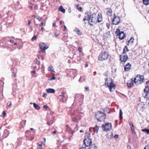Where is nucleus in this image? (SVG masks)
<instances>
[{
  "label": "nucleus",
  "mask_w": 149,
  "mask_h": 149,
  "mask_svg": "<svg viewBox=\"0 0 149 149\" xmlns=\"http://www.w3.org/2000/svg\"><path fill=\"white\" fill-rule=\"evenodd\" d=\"M86 16L83 19V21L85 22L86 20L88 21L89 24L91 26H93V24L97 23V17L95 14H88V13H85Z\"/></svg>",
  "instance_id": "nucleus-1"
},
{
  "label": "nucleus",
  "mask_w": 149,
  "mask_h": 149,
  "mask_svg": "<svg viewBox=\"0 0 149 149\" xmlns=\"http://www.w3.org/2000/svg\"><path fill=\"white\" fill-rule=\"evenodd\" d=\"M144 80V77L143 75L140 74L136 75L134 79H131V82L130 83H127V84H141Z\"/></svg>",
  "instance_id": "nucleus-2"
},
{
  "label": "nucleus",
  "mask_w": 149,
  "mask_h": 149,
  "mask_svg": "<svg viewBox=\"0 0 149 149\" xmlns=\"http://www.w3.org/2000/svg\"><path fill=\"white\" fill-rule=\"evenodd\" d=\"M95 117L99 122L104 121L106 119V115L105 113L98 111L95 113Z\"/></svg>",
  "instance_id": "nucleus-3"
},
{
  "label": "nucleus",
  "mask_w": 149,
  "mask_h": 149,
  "mask_svg": "<svg viewBox=\"0 0 149 149\" xmlns=\"http://www.w3.org/2000/svg\"><path fill=\"white\" fill-rule=\"evenodd\" d=\"M109 54L107 52H102L98 56V61H105L108 58Z\"/></svg>",
  "instance_id": "nucleus-4"
},
{
  "label": "nucleus",
  "mask_w": 149,
  "mask_h": 149,
  "mask_svg": "<svg viewBox=\"0 0 149 149\" xmlns=\"http://www.w3.org/2000/svg\"><path fill=\"white\" fill-rule=\"evenodd\" d=\"M101 127L103 131L105 132H107L111 130L112 124L110 123L107 122L104 124H102Z\"/></svg>",
  "instance_id": "nucleus-5"
},
{
  "label": "nucleus",
  "mask_w": 149,
  "mask_h": 149,
  "mask_svg": "<svg viewBox=\"0 0 149 149\" xmlns=\"http://www.w3.org/2000/svg\"><path fill=\"white\" fill-rule=\"evenodd\" d=\"M87 136V138H86L84 140V144L86 147L90 146L91 145L92 141L90 137V134L88 133L86 134L85 137Z\"/></svg>",
  "instance_id": "nucleus-6"
},
{
  "label": "nucleus",
  "mask_w": 149,
  "mask_h": 149,
  "mask_svg": "<svg viewBox=\"0 0 149 149\" xmlns=\"http://www.w3.org/2000/svg\"><path fill=\"white\" fill-rule=\"evenodd\" d=\"M115 33L117 36H118L120 40L124 39L125 37V34L123 31H120L118 29H117Z\"/></svg>",
  "instance_id": "nucleus-7"
},
{
  "label": "nucleus",
  "mask_w": 149,
  "mask_h": 149,
  "mask_svg": "<svg viewBox=\"0 0 149 149\" xmlns=\"http://www.w3.org/2000/svg\"><path fill=\"white\" fill-rule=\"evenodd\" d=\"M114 17L111 21L113 25H118L120 22V17L119 16L116 15V14H114Z\"/></svg>",
  "instance_id": "nucleus-8"
},
{
  "label": "nucleus",
  "mask_w": 149,
  "mask_h": 149,
  "mask_svg": "<svg viewBox=\"0 0 149 149\" xmlns=\"http://www.w3.org/2000/svg\"><path fill=\"white\" fill-rule=\"evenodd\" d=\"M120 60L121 62L123 64H124L128 59V56L126 54H122L120 55Z\"/></svg>",
  "instance_id": "nucleus-9"
},
{
  "label": "nucleus",
  "mask_w": 149,
  "mask_h": 149,
  "mask_svg": "<svg viewBox=\"0 0 149 149\" xmlns=\"http://www.w3.org/2000/svg\"><path fill=\"white\" fill-rule=\"evenodd\" d=\"M39 47L40 49L42 51H45L47 49L48 47L46 44L43 42H41L39 43Z\"/></svg>",
  "instance_id": "nucleus-10"
},
{
  "label": "nucleus",
  "mask_w": 149,
  "mask_h": 149,
  "mask_svg": "<svg viewBox=\"0 0 149 149\" xmlns=\"http://www.w3.org/2000/svg\"><path fill=\"white\" fill-rule=\"evenodd\" d=\"M112 11L111 8H107L106 9V14L108 17H111L112 16Z\"/></svg>",
  "instance_id": "nucleus-11"
},
{
  "label": "nucleus",
  "mask_w": 149,
  "mask_h": 149,
  "mask_svg": "<svg viewBox=\"0 0 149 149\" xmlns=\"http://www.w3.org/2000/svg\"><path fill=\"white\" fill-rule=\"evenodd\" d=\"M103 20V17L102 14L99 13L97 17V23H100L102 22Z\"/></svg>",
  "instance_id": "nucleus-12"
},
{
  "label": "nucleus",
  "mask_w": 149,
  "mask_h": 149,
  "mask_svg": "<svg viewBox=\"0 0 149 149\" xmlns=\"http://www.w3.org/2000/svg\"><path fill=\"white\" fill-rule=\"evenodd\" d=\"M124 70L125 71L129 70L131 68V65L130 63H127L124 66Z\"/></svg>",
  "instance_id": "nucleus-13"
},
{
  "label": "nucleus",
  "mask_w": 149,
  "mask_h": 149,
  "mask_svg": "<svg viewBox=\"0 0 149 149\" xmlns=\"http://www.w3.org/2000/svg\"><path fill=\"white\" fill-rule=\"evenodd\" d=\"M105 84H113V81L111 78H108L105 79Z\"/></svg>",
  "instance_id": "nucleus-14"
},
{
  "label": "nucleus",
  "mask_w": 149,
  "mask_h": 149,
  "mask_svg": "<svg viewBox=\"0 0 149 149\" xmlns=\"http://www.w3.org/2000/svg\"><path fill=\"white\" fill-rule=\"evenodd\" d=\"M107 86L108 87L111 92L114 91L115 88L116 86L115 84H109V85L107 84Z\"/></svg>",
  "instance_id": "nucleus-15"
},
{
  "label": "nucleus",
  "mask_w": 149,
  "mask_h": 149,
  "mask_svg": "<svg viewBox=\"0 0 149 149\" xmlns=\"http://www.w3.org/2000/svg\"><path fill=\"white\" fill-rule=\"evenodd\" d=\"M64 93H63L62 95H60L59 96V99L63 102H64L66 100V99L65 98V97L64 95Z\"/></svg>",
  "instance_id": "nucleus-16"
},
{
  "label": "nucleus",
  "mask_w": 149,
  "mask_h": 149,
  "mask_svg": "<svg viewBox=\"0 0 149 149\" xmlns=\"http://www.w3.org/2000/svg\"><path fill=\"white\" fill-rule=\"evenodd\" d=\"M54 118L53 117H52L50 121H48L47 123V124L49 126L53 124L54 122Z\"/></svg>",
  "instance_id": "nucleus-17"
},
{
  "label": "nucleus",
  "mask_w": 149,
  "mask_h": 149,
  "mask_svg": "<svg viewBox=\"0 0 149 149\" xmlns=\"http://www.w3.org/2000/svg\"><path fill=\"white\" fill-rule=\"evenodd\" d=\"M134 39L132 37L131 38L130 40L128 41L127 45H132L134 42Z\"/></svg>",
  "instance_id": "nucleus-18"
},
{
  "label": "nucleus",
  "mask_w": 149,
  "mask_h": 149,
  "mask_svg": "<svg viewBox=\"0 0 149 149\" xmlns=\"http://www.w3.org/2000/svg\"><path fill=\"white\" fill-rule=\"evenodd\" d=\"M143 91L144 93H149V86H145L143 89Z\"/></svg>",
  "instance_id": "nucleus-19"
},
{
  "label": "nucleus",
  "mask_w": 149,
  "mask_h": 149,
  "mask_svg": "<svg viewBox=\"0 0 149 149\" xmlns=\"http://www.w3.org/2000/svg\"><path fill=\"white\" fill-rule=\"evenodd\" d=\"M47 92L49 93H54L55 92V90L53 89L49 88L47 90Z\"/></svg>",
  "instance_id": "nucleus-20"
},
{
  "label": "nucleus",
  "mask_w": 149,
  "mask_h": 149,
  "mask_svg": "<svg viewBox=\"0 0 149 149\" xmlns=\"http://www.w3.org/2000/svg\"><path fill=\"white\" fill-rule=\"evenodd\" d=\"M129 51V49L127 46H125L123 49V53L125 54L127 52Z\"/></svg>",
  "instance_id": "nucleus-21"
},
{
  "label": "nucleus",
  "mask_w": 149,
  "mask_h": 149,
  "mask_svg": "<svg viewBox=\"0 0 149 149\" xmlns=\"http://www.w3.org/2000/svg\"><path fill=\"white\" fill-rule=\"evenodd\" d=\"M34 107L35 108L38 110H39L40 109V107L38 104L35 103H33Z\"/></svg>",
  "instance_id": "nucleus-22"
},
{
  "label": "nucleus",
  "mask_w": 149,
  "mask_h": 149,
  "mask_svg": "<svg viewBox=\"0 0 149 149\" xmlns=\"http://www.w3.org/2000/svg\"><path fill=\"white\" fill-rule=\"evenodd\" d=\"M129 125L130 126L131 130L132 132H134L135 131L134 128V125L132 123H129Z\"/></svg>",
  "instance_id": "nucleus-23"
},
{
  "label": "nucleus",
  "mask_w": 149,
  "mask_h": 149,
  "mask_svg": "<svg viewBox=\"0 0 149 149\" xmlns=\"http://www.w3.org/2000/svg\"><path fill=\"white\" fill-rule=\"evenodd\" d=\"M53 67L52 66H50L48 68V71H50L52 73H55V71L53 69Z\"/></svg>",
  "instance_id": "nucleus-24"
},
{
  "label": "nucleus",
  "mask_w": 149,
  "mask_h": 149,
  "mask_svg": "<svg viewBox=\"0 0 149 149\" xmlns=\"http://www.w3.org/2000/svg\"><path fill=\"white\" fill-rule=\"evenodd\" d=\"M58 10L63 12V13H65V9L63 8V7L62 6H60L58 9Z\"/></svg>",
  "instance_id": "nucleus-25"
},
{
  "label": "nucleus",
  "mask_w": 149,
  "mask_h": 149,
  "mask_svg": "<svg viewBox=\"0 0 149 149\" xmlns=\"http://www.w3.org/2000/svg\"><path fill=\"white\" fill-rule=\"evenodd\" d=\"M9 134V132L7 130H5L4 131V135L5 137H7Z\"/></svg>",
  "instance_id": "nucleus-26"
},
{
  "label": "nucleus",
  "mask_w": 149,
  "mask_h": 149,
  "mask_svg": "<svg viewBox=\"0 0 149 149\" xmlns=\"http://www.w3.org/2000/svg\"><path fill=\"white\" fill-rule=\"evenodd\" d=\"M93 129L94 132L97 133L99 130V127L98 126L96 125L93 127Z\"/></svg>",
  "instance_id": "nucleus-27"
},
{
  "label": "nucleus",
  "mask_w": 149,
  "mask_h": 149,
  "mask_svg": "<svg viewBox=\"0 0 149 149\" xmlns=\"http://www.w3.org/2000/svg\"><path fill=\"white\" fill-rule=\"evenodd\" d=\"M26 121L25 120H22L20 122V125L22 127H24L26 125Z\"/></svg>",
  "instance_id": "nucleus-28"
},
{
  "label": "nucleus",
  "mask_w": 149,
  "mask_h": 149,
  "mask_svg": "<svg viewBox=\"0 0 149 149\" xmlns=\"http://www.w3.org/2000/svg\"><path fill=\"white\" fill-rule=\"evenodd\" d=\"M66 131L68 132H70L71 131V129L70 128L69 126V125H66Z\"/></svg>",
  "instance_id": "nucleus-29"
},
{
  "label": "nucleus",
  "mask_w": 149,
  "mask_h": 149,
  "mask_svg": "<svg viewBox=\"0 0 149 149\" xmlns=\"http://www.w3.org/2000/svg\"><path fill=\"white\" fill-rule=\"evenodd\" d=\"M139 105L140 106V107L142 109H143L145 108V105L144 104L143 102H141Z\"/></svg>",
  "instance_id": "nucleus-30"
},
{
  "label": "nucleus",
  "mask_w": 149,
  "mask_h": 149,
  "mask_svg": "<svg viewBox=\"0 0 149 149\" xmlns=\"http://www.w3.org/2000/svg\"><path fill=\"white\" fill-rule=\"evenodd\" d=\"M89 149H97V147L95 145L92 144L89 147Z\"/></svg>",
  "instance_id": "nucleus-31"
},
{
  "label": "nucleus",
  "mask_w": 149,
  "mask_h": 149,
  "mask_svg": "<svg viewBox=\"0 0 149 149\" xmlns=\"http://www.w3.org/2000/svg\"><path fill=\"white\" fill-rule=\"evenodd\" d=\"M143 4L146 5L149 4V0H143Z\"/></svg>",
  "instance_id": "nucleus-32"
},
{
  "label": "nucleus",
  "mask_w": 149,
  "mask_h": 149,
  "mask_svg": "<svg viewBox=\"0 0 149 149\" xmlns=\"http://www.w3.org/2000/svg\"><path fill=\"white\" fill-rule=\"evenodd\" d=\"M75 31L78 35H80L81 34L82 32L79 29H77L75 30Z\"/></svg>",
  "instance_id": "nucleus-33"
},
{
  "label": "nucleus",
  "mask_w": 149,
  "mask_h": 149,
  "mask_svg": "<svg viewBox=\"0 0 149 149\" xmlns=\"http://www.w3.org/2000/svg\"><path fill=\"white\" fill-rule=\"evenodd\" d=\"M75 6L77 8V9L79 10V11H81L82 10V8L80 6H79V5L78 4H76L75 5Z\"/></svg>",
  "instance_id": "nucleus-34"
},
{
  "label": "nucleus",
  "mask_w": 149,
  "mask_h": 149,
  "mask_svg": "<svg viewBox=\"0 0 149 149\" xmlns=\"http://www.w3.org/2000/svg\"><path fill=\"white\" fill-rule=\"evenodd\" d=\"M123 112L122 111L121 109H120V113H119V118L120 119H122L123 118Z\"/></svg>",
  "instance_id": "nucleus-35"
},
{
  "label": "nucleus",
  "mask_w": 149,
  "mask_h": 149,
  "mask_svg": "<svg viewBox=\"0 0 149 149\" xmlns=\"http://www.w3.org/2000/svg\"><path fill=\"white\" fill-rule=\"evenodd\" d=\"M144 98H146L147 101L149 100V93H146Z\"/></svg>",
  "instance_id": "nucleus-36"
},
{
  "label": "nucleus",
  "mask_w": 149,
  "mask_h": 149,
  "mask_svg": "<svg viewBox=\"0 0 149 149\" xmlns=\"http://www.w3.org/2000/svg\"><path fill=\"white\" fill-rule=\"evenodd\" d=\"M34 62L36 64L39 65H40V62L39 61H38L37 58H36L34 61Z\"/></svg>",
  "instance_id": "nucleus-37"
},
{
  "label": "nucleus",
  "mask_w": 149,
  "mask_h": 149,
  "mask_svg": "<svg viewBox=\"0 0 149 149\" xmlns=\"http://www.w3.org/2000/svg\"><path fill=\"white\" fill-rule=\"evenodd\" d=\"M37 149H42V147L41 144H40L38 143L37 144Z\"/></svg>",
  "instance_id": "nucleus-38"
},
{
  "label": "nucleus",
  "mask_w": 149,
  "mask_h": 149,
  "mask_svg": "<svg viewBox=\"0 0 149 149\" xmlns=\"http://www.w3.org/2000/svg\"><path fill=\"white\" fill-rule=\"evenodd\" d=\"M143 132H146L148 134H149V129H144L142 130Z\"/></svg>",
  "instance_id": "nucleus-39"
},
{
  "label": "nucleus",
  "mask_w": 149,
  "mask_h": 149,
  "mask_svg": "<svg viewBox=\"0 0 149 149\" xmlns=\"http://www.w3.org/2000/svg\"><path fill=\"white\" fill-rule=\"evenodd\" d=\"M72 121L75 122H77L78 120L75 117L73 118H72Z\"/></svg>",
  "instance_id": "nucleus-40"
},
{
  "label": "nucleus",
  "mask_w": 149,
  "mask_h": 149,
  "mask_svg": "<svg viewBox=\"0 0 149 149\" xmlns=\"http://www.w3.org/2000/svg\"><path fill=\"white\" fill-rule=\"evenodd\" d=\"M37 36H36L35 35L32 38L31 40L32 41H34L35 40H36V38H37Z\"/></svg>",
  "instance_id": "nucleus-41"
},
{
  "label": "nucleus",
  "mask_w": 149,
  "mask_h": 149,
  "mask_svg": "<svg viewBox=\"0 0 149 149\" xmlns=\"http://www.w3.org/2000/svg\"><path fill=\"white\" fill-rule=\"evenodd\" d=\"M43 139L44 140L43 141H42L41 142L42 144L45 145V143L46 142V139L45 138H43Z\"/></svg>",
  "instance_id": "nucleus-42"
},
{
  "label": "nucleus",
  "mask_w": 149,
  "mask_h": 149,
  "mask_svg": "<svg viewBox=\"0 0 149 149\" xmlns=\"http://www.w3.org/2000/svg\"><path fill=\"white\" fill-rule=\"evenodd\" d=\"M127 87L128 88H130L132 87L134 84H127Z\"/></svg>",
  "instance_id": "nucleus-43"
},
{
  "label": "nucleus",
  "mask_w": 149,
  "mask_h": 149,
  "mask_svg": "<svg viewBox=\"0 0 149 149\" xmlns=\"http://www.w3.org/2000/svg\"><path fill=\"white\" fill-rule=\"evenodd\" d=\"M144 149H149V145H148L145 146Z\"/></svg>",
  "instance_id": "nucleus-44"
},
{
  "label": "nucleus",
  "mask_w": 149,
  "mask_h": 149,
  "mask_svg": "<svg viewBox=\"0 0 149 149\" xmlns=\"http://www.w3.org/2000/svg\"><path fill=\"white\" fill-rule=\"evenodd\" d=\"M106 25L107 27V28L108 29H109L110 26V24L109 23H106Z\"/></svg>",
  "instance_id": "nucleus-45"
},
{
  "label": "nucleus",
  "mask_w": 149,
  "mask_h": 149,
  "mask_svg": "<svg viewBox=\"0 0 149 149\" xmlns=\"http://www.w3.org/2000/svg\"><path fill=\"white\" fill-rule=\"evenodd\" d=\"M57 132V131L56 130H55L54 132H51V134H55Z\"/></svg>",
  "instance_id": "nucleus-46"
},
{
  "label": "nucleus",
  "mask_w": 149,
  "mask_h": 149,
  "mask_svg": "<svg viewBox=\"0 0 149 149\" xmlns=\"http://www.w3.org/2000/svg\"><path fill=\"white\" fill-rule=\"evenodd\" d=\"M47 95V94L46 93H43V95H42V97H46Z\"/></svg>",
  "instance_id": "nucleus-47"
},
{
  "label": "nucleus",
  "mask_w": 149,
  "mask_h": 149,
  "mask_svg": "<svg viewBox=\"0 0 149 149\" xmlns=\"http://www.w3.org/2000/svg\"><path fill=\"white\" fill-rule=\"evenodd\" d=\"M78 51H79V52H81V47H78Z\"/></svg>",
  "instance_id": "nucleus-48"
},
{
  "label": "nucleus",
  "mask_w": 149,
  "mask_h": 149,
  "mask_svg": "<svg viewBox=\"0 0 149 149\" xmlns=\"http://www.w3.org/2000/svg\"><path fill=\"white\" fill-rule=\"evenodd\" d=\"M89 87H86L85 88V91H87L89 90Z\"/></svg>",
  "instance_id": "nucleus-49"
},
{
  "label": "nucleus",
  "mask_w": 149,
  "mask_h": 149,
  "mask_svg": "<svg viewBox=\"0 0 149 149\" xmlns=\"http://www.w3.org/2000/svg\"><path fill=\"white\" fill-rule=\"evenodd\" d=\"M31 73L32 74H35L36 73V71L35 70H33L31 72Z\"/></svg>",
  "instance_id": "nucleus-50"
},
{
  "label": "nucleus",
  "mask_w": 149,
  "mask_h": 149,
  "mask_svg": "<svg viewBox=\"0 0 149 149\" xmlns=\"http://www.w3.org/2000/svg\"><path fill=\"white\" fill-rule=\"evenodd\" d=\"M43 107L45 109H47L48 108V106L46 105H45L43 106Z\"/></svg>",
  "instance_id": "nucleus-51"
},
{
  "label": "nucleus",
  "mask_w": 149,
  "mask_h": 149,
  "mask_svg": "<svg viewBox=\"0 0 149 149\" xmlns=\"http://www.w3.org/2000/svg\"><path fill=\"white\" fill-rule=\"evenodd\" d=\"M36 19L38 20L39 21H41V18H40L39 17H38V18H37Z\"/></svg>",
  "instance_id": "nucleus-52"
},
{
  "label": "nucleus",
  "mask_w": 149,
  "mask_h": 149,
  "mask_svg": "<svg viewBox=\"0 0 149 149\" xmlns=\"http://www.w3.org/2000/svg\"><path fill=\"white\" fill-rule=\"evenodd\" d=\"M3 114L4 115V116H3V117H4L5 116V115H6V113H5V111H3Z\"/></svg>",
  "instance_id": "nucleus-53"
},
{
  "label": "nucleus",
  "mask_w": 149,
  "mask_h": 149,
  "mask_svg": "<svg viewBox=\"0 0 149 149\" xmlns=\"http://www.w3.org/2000/svg\"><path fill=\"white\" fill-rule=\"evenodd\" d=\"M118 135L117 134H116L114 136V137L115 138H118Z\"/></svg>",
  "instance_id": "nucleus-54"
},
{
  "label": "nucleus",
  "mask_w": 149,
  "mask_h": 149,
  "mask_svg": "<svg viewBox=\"0 0 149 149\" xmlns=\"http://www.w3.org/2000/svg\"><path fill=\"white\" fill-rule=\"evenodd\" d=\"M15 73L14 72H13L12 74V76L13 77H15Z\"/></svg>",
  "instance_id": "nucleus-55"
},
{
  "label": "nucleus",
  "mask_w": 149,
  "mask_h": 149,
  "mask_svg": "<svg viewBox=\"0 0 149 149\" xmlns=\"http://www.w3.org/2000/svg\"><path fill=\"white\" fill-rule=\"evenodd\" d=\"M43 24V22H41V23L40 24V26L41 27L42 26Z\"/></svg>",
  "instance_id": "nucleus-56"
},
{
  "label": "nucleus",
  "mask_w": 149,
  "mask_h": 149,
  "mask_svg": "<svg viewBox=\"0 0 149 149\" xmlns=\"http://www.w3.org/2000/svg\"><path fill=\"white\" fill-rule=\"evenodd\" d=\"M29 8H30L31 10H32L33 9V7L31 6H29Z\"/></svg>",
  "instance_id": "nucleus-57"
},
{
  "label": "nucleus",
  "mask_w": 149,
  "mask_h": 149,
  "mask_svg": "<svg viewBox=\"0 0 149 149\" xmlns=\"http://www.w3.org/2000/svg\"><path fill=\"white\" fill-rule=\"evenodd\" d=\"M44 29L43 27H42L40 30L41 31H44Z\"/></svg>",
  "instance_id": "nucleus-58"
},
{
  "label": "nucleus",
  "mask_w": 149,
  "mask_h": 149,
  "mask_svg": "<svg viewBox=\"0 0 149 149\" xmlns=\"http://www.w3.org/2000/svg\"><path fill=\"white\" fill-rule=\"evenodd\" d=\"M58 35V34L57 33H56L55 34H54V36H55V37H56Z\"/></svg>",
  "instance_id": "nucleus-59"
},
{
  "label": "nucleus",
  "mask_w": 149,
  "mask_h": 149,
  "mask_svg": "<svg viewBox=\"0 0 149 149\" xmlns=\"http://www.w3.org/2000/svg\"><path fill=\"white\" fill-rule=\"evenodd\" d=\"M55 79L54 76H53L52 78L51 79V80H53Z\"/></svg>",
  "instance_id": "nucleus-60"
},
{
  "label": "nucleus",
  "mask_w": 149,
  "mask_h": 149,
  "mask_svg": "<svg viewBox=\"0 0 149 149\" xmlns=\"http://www.w3.org/2000/svg\"><path fill=\"white\" fill-rule=\"evenodd\" d=\"M79 149H86V148L84 147H81Z\"/></svg>",
  "instance_id": "nucleus-61"
},
{
  "label": "nucleus",
  "mask_w": 149,
  "mask_h": 149,
  "mask_svg": "<svg viewBox=\"0 0 149 149\" xmlns=\"http://www.w3.org/2000/svg\"><path fill=\"white\" fill-rule=\"evenodd\" d=\"M56 24L55 23H53V26L55 27L56 26Z\"/></svg>",
  "instance_id": "nucleus-62"
},
{
  "label": "nucleus",
  "mask_w": 149,
  "mask_h": 149,
  "mask_svg": "<svg viewBox=\"0 0 149 149\" xmlns=\"http://www.w3.org/2000/svg\"><path fill=\"white\" fill-rule=\"evenodd\" d=\"M14 41L13 40H10V42H11V43H13L14 42Z\"/></svg>",
  "instance_id": "nucleus-63"
},
{
  "label": "nucleus",
  "mask_w": 149,
  "mask_h": 149,
  "mask_svg": "<svg viewBox=\"0 0 149 149\" xmlns=\"http://www.w3.org/2000/svg\"><path fill=\"white\" fill-rule=\"evenodd\" d=\"M148 83H149V80L146 81V84H148Z\"/></svg>",
  "instance_id": "nucleus-64"
}]
</instances>
